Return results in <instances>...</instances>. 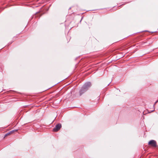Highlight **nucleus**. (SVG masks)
I'll list each match as a JSON object with an SVG mask.
<instances>
[{"label":"nucleus","instance_id":"obj_4","mask_svg":"<svg viewBox=\"0 0 158 158\" xmlns=\"http://www.w3.org/2000/svg\"><path fill=\"white\" fill-rule=\"evenodd\" d=\"M17 131V130H13V131H11L10 132H9V133H8L6 134L5 135V136H7V135H9V134H11L13 132H14L15 131Z\"/></svg>","mask_w":158,"mask_h":158},{"label":"nucleus","instance_id":"obj_1","mask_svg":"<svg viewBox=\"0 0 158 158\" xmlns=\"http://www.w3.org/2000/svg\"><path fill=\"white\" fill-rule=\"evenodd\" d=\"M91 84L90 82H87L85 83L83 87L81 89L80 91V94H81L85 92L87 89L90 87Z\"/></svg>","mask_w":158,"mask_h":158},{"label":"nucleus","instance_id":"obj_2","mask_svg":"<svg viewBox=\"0 0 158 158\" xmlns=\"http://www.w3.org/2000/svg\"><path fill=\"white\" fill-rule=\"evenodd\" d=\"M61 127V125L60 124H57L55 128L53 129V131H58Z\"/></svg>","mask_w":158,"mask_h":158},{"label":"nucleus","instance_id":"obj_3","mask_svg":"<svg viewBox=\"0 0 158 158\" xmlns=\"http://www.w3.org/2000/svg\"><path fill=\"white\" fill-rule=\"evenodd\" d=\"M148 144L152 146L155 147L156 146V142L154 140H151L149 141Z\"/></svg>","mask_w":158,"mask_h":158},{"label":"nucleus","instance_id":"obj_5","mask_svg":"<svg viewBox=\"0 0 158 158\" xmlns=\"http://www.w3.org/2000/svg\"><path fill=\"white\" fill-rule=\"evenodd\" d=\"M158 102V100L157 101H156L155 102V103L154 104V106L156 104V103Z\"/></svg>","mask_w":158,"mask_h":158}]
</instances>
